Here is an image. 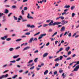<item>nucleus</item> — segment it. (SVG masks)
<instances>
[{"label":"nucleus","instance_id":"1","mask_svg":"<svg viewBox=\"0 0 79 79\" xmlns=\"http://www.w3.org/2000/svg\"><path fill=\"white\" fill-rule=\"evenodd\" d=\"M53 23V24H52ZM61 23L60 22H55L53 23V21L52 20L50 23L48 24L49 26H55V25H59Z\"/></svg>","mask_w":79,"mask_h":79},{"label":"nucleus","instance_id":"2","mask_svg":"<svg viewBox=\"0 0 79 79\" xmlns=\"http://www.w3.org/2000/svg\"><path fill=\"white\" fill-rule=\"evenodd\" d=\"M33 61V60H31L29 61L27 63V65L28 67H29L30 66H32L34 64V63H32L31 64V63H32Z\"/></svg>","mask_w":79,"mask_h":79},{"label":"nucleus","instance_id":"3","mask_svg":"<svg viewBox=\"0 0 79 79\" xmlns=\"http://www.w3.org/2000/svg\"><path fill=\"white\" fill-rule=\"evenodd\" d=\"M47 35V34L46 33L43 34H41L40 35V36L38 38L39 39H42L43 37H44V36H45Z\"/></svg>","mask_w":79,"mask_h":79},{"label":"nucleus","instance_id":"4","mask_svg":"<svg viewBox=\"0 0 79 79\" xmlns=\"http://www.w3.org/2000/svg\"><path fill=\"white\" fill-rule=\"evenodd\" d=\"M61 24L62 25H64L65 24H67L68 23V21H65L64 20H63L61 21Z\"/></svg>","mask_w":79,"mask_h":79},{"label":"nucleus","instance_id":"5","mask_svg":"<svg viewBox=\"0 0 79 79\" xmlns=\"http://www.w3.org/2000/svg\"><path fill=\"white\" fill-rule=\"evenodd\" d=\"M30 48L31 47H30L29 46L26 47L23 49V51H24V50H28V49H29V48Z\"/></svg>","mask_w":79,"mask_h":79},{"label":"nucleus","instance_id":"6","mask_svg":"<svg viewBox=\"0 0 79 79\" xmlns=\"http://www.w3.org/2000/svg\"><path fill=\"white\" fill-rule=\"evenodd\" d=\"M65 31V27H63L60 29V31L61 32H63V31Z\"/></svg>","mask_w":79,"mask_h":79},{"label":"nucleus","instance_id":"7","mask_svg":"<svg viewBox=\"0 0 79 79\" xmlns=\"http://www.w3.org/2000/svg\"><path fill=\"white\" fill-rule=\"evenodd\" d=\"M34 40V38H31L29 41V43H32Z\"/></svg>","mask_w":79,"mask_h":79},{"label":"nucleus","instance_id":"8","mask_svg":"<svg viewBox=\"0 0 79 79\" xmlns=\"http://www.w3.org/2000/svg\"><path fill=\"white\" fill-rule=\"evenodd\" d=\"M47 55H48V52L45 53L43 55V58H45V57H46L47 56Z\"/></svg>","mask_w":79,"mask_h":79},{"label":"nucleus","instance_id":"9","mask_svg":"<svg viewBox=\"0 0 79 79\" xmlns=\"http://www.w3.org/2000/svg\"><path fill=\"white\" fill-rule=\"evenodd\" d=\"M5 11L4 12V13L6 14H8V12H9V11L8 10V9H6L5 10Z\"/></svg>","mask_w":79,"mask_h":79},{"label":"nucleus","instance_id":"10","mask_svg":"<svg viewBox=\"0 0 79 79\" xmlns=\"http://www.w3.org/2000/svg\"><path fill=\"white\" fill-rule=\"evenodd\" d=\"M9 50L10 51V52H12V51L14 50V48H11L9 49Z\"/></svg>","mask_w":79,"mask_h":79},{"label":"nucleus","instance_id":"11","mask_svg":"<svg viewBox=\"0 0 79 79\" xmlns=\"http://www.w3.org/2000/svg\"><path fill=\"white\" fill-rule=\"evenodd\" d=\"M48 70H46L44 73V75H46V74H48Z\"/></svg>","mask_w":79,"mask_h":79},{"label":"nucleus","instance_id":"12","mask_svg":"<svg viewBox=\"0 0 79 79\" xmlns=\"http://www.w3.org/2000/svg\"><path fill=\"white\" fill-rule=\"evenodd\" d=\"M64 8H70V6L69 5H66L64 6Z\"/></svg>","mask_w":79,"mask_h":79},{"label":"nucleus","instance_id":"13","mask_svg":"<svg viewBox=\"0 0 79 79\" xmlns=\"http://www.w3.org/2000/svg\"><path fill=\"white\" fill-rule=\"evenodd\" d=\"M70 49V47H68L65 48V50L66 51H67V52H68V51Z\"/></svg>","mask_w":79,"mask_h":79},{"label":"nucleus","instance_id":"14","mask_svg":"<svg viewBox=\"0 0 79 79\" xmlns=\"http://www.w3.org/2000/svg\"><path fill=\"white\" fill-rule=\"evenodd\" d=\"M2 76H3V77L4 78H6L8 76V74H6L5 75H3Z\"/></svg>","mask_w":79,"mask_h":79},{"label":"nucleus","instance_id":"15","mask_svg":"<svg viewBox=\"0 0 79 79\" xmlns=\"http://www.w3.org/2000/svg\"><path fill=\"white\" fill-rule=\"evenodd\" d=\"M27 45V43H24L22 44H21V47H22L23 46V45Z\"/></svg>","mask_w":79,"mask_h":79},{"label":"nucleus","instance_id":"16","mask_svg":"<svg viewBox=\"0 0 79 79\" xmlns=\"http://www.w3.org/2000/svg\"><path fill=\"white\" fill-rule=\"evenodd\" d=\"M19 56V55H17V56H14L13 58L14 59H16V58H17Z\"/></svg>","mask_w":79,"mask_h":79},{"label":"nucleus","instance_id":"17","mask_svg":"<svg viewBox=\"0 0 79 79\" xmlns=\"http://www.w3.org/2000/svg\"><path fill=\"white\" fill-rule=\"evenodd\" d=\"M60 58H57L56 59L54 60V61H60Z\"/></svg>","mask_w":79,"mask_h":79},{"label":"nucleus","instance_id":"18","mask_svg":"<svg viewBox=\"0 0 79 79\" xmlns=\"http://www.w3.org/2000/svg\"><path fill=\"white\" fill-rule=\"evenodd\" d=\"M22 40V39H19L16 40L15 41L16 42H20V41H21Z\"/></svg>","mask_w":79,"mask_h":79},{"label":"nucleus","instance_id":"19","mask_svg":"<svg viewBox=\"0 0 79 79\" xmlns=\"http://www.w3.org/2000/svg\"><path fill=\"white\" fill-rule=\"evenodd\" d=\"M62 76L63 77V79H64V78H65V77H66V75H64V73H63L62 74Z\"/></svg>","mask_w":79,"mask_h":79},{"label":"nucleus","instance_id":"20","mask_svg":"<svg viewBox=\"0 0 79 79\" xmlns=\"http://www.w3.org/2000/svg\"><path fill=\"white\" fill-rule=\"evenodd\" d=\"M21 13L22 15H24V12L23 10H22L21 11Z\"/></svg>","mask_w":79,"mask_h":79},{"label":"nucleus","instance_id":"21","mask_svg":"<svg viewBox=\"0 0 79 79\" xmlns=\"http://www.w3.org/2000/svg\"><path fill=\"white\" fill-rule=\"evenodd\" d=\"M48 26V24H44L43 26V27H47V26Z\"/></svg>","mask_w":79,"mask_h":79},{"label":"nucleus","instance_id":"22","mask_svg":"<svg viewBox=\"0 0 79 79\" xmlns=\"http://www.w3.org/2000/svg\"><path fill=\"white\" fill-rule=\"evenodd\" d=\"M37 60H38V58H36L34 60V61L35 63H37Z\"/></svg>","mask_w":79,"mask_h":79},{"label":"nucleus","instance_id":"23","mask_svg":"<svg viewBox=\"0 0 79 79\" xmlns=\"http://www.w3.org/2000/svg\"><path fill=\"white\" fill-rule=\"evenodd\" d=\"M58 33V32H55L54 34L52 35V37H54V36H55V35H56V34H57Z\"/></svg>","mask_w":79,"mask_h":79},{"label":"nucleus","instance_id":"24","mask_svg":"<svg viewBox=\"0 0 79 79\" xmlns=\"http://www.w3.org/2000/svg\"><path fill=\"white\" fill-rule=\"evenodd\" d=\"M69 31H68H68L65 32V33L64 34V35H66V34H68L69 33Z\"/></svg>","mask_w":79,"mask_h":79},{"label":"nucleus","instance_id":"25","mask_svg":"<svg viewBox=\"0 0 79 79\" xmlns=\"http://www.w3.org/2000/svg\"><path fill=\"white\" fill-rule=\"evenodd\" d=\"M74 8H75V6H72L71 7V10H73V9H74Z\"/></svg>","mask_w":79,"mask_h":79},{"label":"nucleus","instance_id":"26","mask_svg":"<svg viewBox=\"0 0 79 79\" xmlns=\"http://www.w3.org/2000/svg\"><path fill=\"white\" fill-rule=\"evenodd\" d=\"M17 77V75H14L13 77H12V78L13 79H15V78H16V77Z\"/></svg>","mask_w":79,"mask_h":79},{"label":"nucleus","instance_id":"27","mask_svg":"<svg viewBox=\"0 0 79 79\" xmlns=\"http://www.w3.org/2000/svg\"><path fill=\"white\" fill-rule=\"evenodd\" d=\"M8 66L7 64H5L2 66V68H6V66Z\"/></svg>","mask_w":79,"mask_h":79},{"label":"nucleus","instance_id":"28","mask_svg":"<svg viewBox=\"0 0 79 79\" xmlns=\"http://www.w3.org/2000/svg\"><path fill=\"white\" fill-rule=\"evenodd\" d=\"M11 40V38H7L6 39V40L7 41H10V40Z\"/></svg>","mask_w":79,"mask_h":79},{"label":"nucleus","instance_id":"29","mask_svg":"<svg viewBox=\"0 0 79 79\" xmlns=\"http://www.w3.org/2000/svg\"><path fill=\"white\" fill-rule=\"evenodd\" d=\"M14 19L15 20H18V18L17 17H15V16H13Z\"/></svg>","mask_w":79,"mask_h":79},{"label":"nucleus","instance_id":"30","mask_svg":"<svg viewBox=\"0 0 79 79\" xmlns=\"http://www.w3.org/2000/svg\"><path fill=\"white\" fill-rule=\"evenodd\" d=\"M35 26L34 25H32L31 26V28H35Z\"/></svg>","mask_w":79,"mask_h":79},{"label":"nucleus","instance_id":"31","mask_svg":"<svg viewBox=\"0 0 79 79\" xmlns=\"http://www.w3.org/2000/svg\"><path fill=\"white\" fill-rule=\"evenodd\" d=\"M60 19L63 20V19H64V18L63 17L60 16Z\"/></svg>","mask_w":79,"mask_h":79},{"label":"nucleus","instance_id":"32","mask_svg":"<svg viewBox=\"0 0 79 79\" xmlns=\"http://www.w3.org/2000/svg\"><path fill=\"white\" fill-rule=\"evenodd\" d=\"M59 58L60 60H62L63 58V56H61Z\"/></svg>","mask_w":79,"mask_h":79},{"label":"nucleus","instance_id":"33","mask_svg":"<svg viewBox=\"0 0 79 79\" xmlns=\"http://www.w3.org/2000/svg\"><path fill=\"white\" fill-rule=\"evenodd\" d=\"M12 8L13 9L16 8V6L14 5L12 6Z\"/></svg>","mask_w":79,"mask_h":79},{"label":"nucleus","instance_id":"34","mask_svg":"<svg viewBox=\"0 0 79 79\" xmlns=\"http://www.w3.org/2000/svg\"><path fill=\"white\" fill-rule=\"evenodd\" d=\"M9 62H10V63H16V61L12 60V61H10Z\"/></svg>","mask_w":79,"mask_h":79},{"label":"nucleus","instance_id":"35","mask_svg":"<svg viewBox=\"0 0 79 79\" xmlns=\"http://www.w3.org/2000/svg\"><path fill=\"white\" fill-rule=\"evenodd\" d=\"M27 18L28 19H29L30 18V14H29V13H28V15L27 16Z\"/></svg>","mask_w":79,"mask_h":79},{"label":"nucleus","instance_id":"36","mask_svg":"<svg viewBox=\"0 0 79 79\" xmlns=\"http://www.w3.org/2000/svg\"><path fill=\"white\" fill-rule=\"evenodd\" d=\"M3 15H5L3 13H0V18L2 16H3Z\"/></svg>","mask_w":79,"mask_h":79},{"label":"nucleus","instance_id":"37","mask_svg":"<svg viewBox=\"0 0 79 79\" xmlns=\"http://www.w3.org/2000/svg\"><path fill=\"white\" fill-rule=\"evenodd\" d=\"M40 32H38V33H37L36 34H35L34 35V36H35L36 35H39V34H40Z\"/></svg>","mask_w":79,"mask_h":79},{"label":"nucleus","instance_id":"38","mask_svg":"<svg viewBox=\"0 0 79 79\" xmlns=\"http://www.w3.org/2000/svg\"><path fill=\"white\" fill-rule=\"evenodd\" d=\"M64 15H68V14L66 13V12H64L62 14V15L63 16Z\"/></svg>","mask_w":79,"mask_h":79},{"label":"nucleus","instance_id":"39","mask_svg":"<svg viewBox=\"0 0 79 79\" xmlns=\"http://www.w3.org/2000/svg\"><path fill=\"white\" fill-rule=\"evenodd\" d=\"M23 10L24 11L27 10V7H24Z\"/></svg>","mask_w":79,"mask_h":79},{"label":"nucleus","instance_id":"40","mask_svg":"<svg viewBox=\"0 0 79 79\" xmlns=\"http://www.w3.org/2000/svg\"><path fill=\"white\" fill-rule=\"evenodd\" d=\"M23 5H22L21 6L19 7V10H22L23 9Z\"/></svg>","mask_w":79,"mask_h":79},{"label":"nucleus","instance_id":"41","mask_svg":"<svg viewBox=\"0 0 79 79\" xmlns=\"http://www.w3.org/2000/svg\"><path fill=\"white\" fill-rule=\"evenodd\" d=\"M1 39L2 40H5V38H4V37H1Z\"/></svg>","mask_w":79,"mask_h":79},{"label":"nucleus","instance_id":"42","mask_svg":"<svg viewBox=\"0 0 79 79\" xmlns=\"http://www.w3.org/2000/svg\"><path fill=\"white\" fill-rule=\"evenodd\" d=\"M45 44H44V45H43L40 48V49H42V48H43L44 46H45Z\"/></svg>","mask_w":79,"mask_h":79},{"label":"nucleus","instance_id":"43","mask_svg":"<svg viewBox=\"0 0 79 79\" xmlns=\"http://www.w3.org/2000/svg\"><path fill=\"white\" fill-rule=\"evenodd\" d=\"M78 69H77L76 67L74 69V71H78Z\"/></svg>","mask_w":79,"mask_h":79},{"label":"nucleus","instance_id":"44","mask_svg":"<svg viewBox=\"0 0 79 79\" xmlns=\"http://www.w3.org/2000/svg\"><path fill=\"white\" fill-rule=\"evenodd\" d=\"M74 76V74L73 73H70L69 75V76Z\"/></svg>","mask_w":79,"mask_h":79},{"label":"nucleus","instance_id":"45","mask_svg":"<svg viewBox=\"0 0 79 79\" xmlns=\"http://www.w3.org/2000/svg\"><path fill=\"white\" fill-rule=\"evenodd\" d=\"M21 60V59L20 58H18V59H17L16 60V61H19V60Z\"/></svg>","mask_w":79,"mask_h":79},{"label":"nucleus","instance_id":"46","mask_svg":"<svg viewBox=\"0 0 79 79\" xmlns=\"http://www.w3.org/2000/svg\"><path fill=\"white\" fill-rule=\"evenodd\" d=\"M25 35H30V32H27L26 33Z\"/></svg>","mask_w":79,"mask_h":79},{"label":"nucleus","instance_id":"47","mask_svg":"<svg viewBox=\"0 0 79 79\" xmlns=\"http://www.w3.org/2000/svg\"><path fill=\"white\" fill-rule=\"evenodd\" d=\"M29 73V71H27L26 72H25L24 73H23V74H27Z\"/></svg>","mask_w":79,"mask_h":79},{"label":"nucleus","instance_id":"48","mask_svg":"<svg viewBox=\"0 0 79 79\" xmlns=\"http://www.w3.org/2000/svg\"><path fill=\"white\" fill-rule=\"evenodd\" d=\"M57 71H55L54 72V75H56V74H57Z\"/></svg>","mask_w":79,"mask_h":79},{"label":"nucleus","instance_id":"49","mask_svg":"<svg viewBox=\"0 0 79 79\" xmlns=\"http://www.w3.org/2000/svg\"><path fill=\"white\" fill-rule=\"evenodd\" d=\"M71 58L69 57L66 59V60H71Z\"/></svg>","mask_w":79,"mask_h":79},{"label":"nucleus","instance_id":"50","mask_svg":"<svg viewBox=\"0 0 79 79\" xmlns=\"http://www.w3.org/2000/svg\"><path fill=\"white\" fill-rule=\"evenodd\" d=\"M75 15V14L74 13H73L72 14V17H74V16Z\"/></svg>","mask_w":79,"mask_h":79},{"label":"nucleus","instance_id":"51","mask_svg":"<svg viewBox=\"0 0 79 79\" xmlns=\"http://www.w3.org/2000/svg\"><path fill=\"white\" fill-rule=\"evenodd\" d=\"M39 52V50H37L36 51H35V52H34V53H38Z\"/></svg>","mask_w":79,"mask_h":79},{"label":"nucleus","instance_id":"52","mask_svg":"<svg viewBox=\"0 0 79 79\" xmlns=\"http://www.w3.org/2000/svg\"><path fill=\"white\" fill-rule=\"evenodd\" d=\"M34 69V66H33L32 67H31L30 68V69L32 70Z\"/></svg>","mask_w":79,"mask_h":79},{"label":"nucleus","instance_id":"53","mask_svg":"<svg viewBox=\"0 0 79 79\" xmlns=\"http://www.w3.org/2000/svg\"><path fill=\"white\" fill-rule=\"evenodd\" d=\"M53 58V57L52 56H49V60H50V59H52V58Z\"/></svg>","mask_w":79,"mask_h":79},{"label":"nucleus","instance_id":"54","mask_svg":"<svg viewBox=\"0 0 79 79\" xmlns=\"http://www.w3.org/2000/svg\"><path fill=\"white\" fill-rule=\"evenodd\" d=\"M9 71V70H6L5 71H4L3 72V73H6L7 72H8V71Z\"/></svg>","mask_w":79,"mask_h":79},{"label":"nucleus","instance_id":"55","mask_svg":"<svg viewBox=\"0 0 79 79\" xmlns=\"http://www.w3.org/2000/svg\"><path fill=\"white\" fill-rule=\"evenodd\" d=\"M10 5H5V7H6V8H8V7H10Z\"/></svg>","mask_w":79,"mask_h":79},{"label":"nucleus","instance_id":"56","mask_svg":"<svg viewBox=\"0 0 79 79\" xmlns=\"http://www.w3.org/2000/svg\"><path fill=\"white\" fill-rule=\"evenodd\" d=\"M59 65V64L58 63H56V64H55V66L56 67L57 66H58Z\"/></svg>","mask_w":79,"mask_h":79},{"label":"nucleus","instance_id":"57","mask_svg":"<svg viewBox=\"0 0 79 79\" xmlns=\"http://www.w3.org/2000/svg\"><path fill=\"white\" fill-rule=\"evenodd\" d=\"M50 45V42H48L47 44H46V46H48Z\"/></svg>","mask_w":79,"mask_h":79},{"label":"nucleus","instance_id":"58","mask_svg":"<svg viewBox=\"0 0 79 79\" xmlns=\"http://www.w3.org/2000/svg\"><path fill=\"white\" fill-rule=\"evenodd\" d=\"M31 25L30 24H27V27H31Z\"/></svg>","mask_w":79,"mask_h":79},{"label":"nucleus","instance_id":"59","mask_svg":"<svg viewBox=\"0 0 79 79\" xmlns=\"http://www.w3.org/2000/svg\"><path fill=\"white\" fill-rule=\"evenodd\" d=\"M69 37H71V33H69L68 35Z\"/></svg>","mask_w":79,"mask_h":79},{"label":"nucleus","instance_id":"60","mask_svg":"<svg viewBox=\"0 0 79 79\" xmlns=\"http://www.w3.org/2000/svg\"><path fill=\"white\" fill-rule=\"evenodd\" d=\"M71 54V52L69 51L68 52V55H70V54Z\"/></svg>","mask_w":79,"mask_h":79},{"label":"nucleus","instance_id":"61","mask_svg":"<svg viewBox=\"0 0 79 79\" xmlns=\"http://www.w3.org/2000/svg\"><path fill=\"white\" fill-rule=\"evenodd\" d=\"M4 39H7V38H8V36H7V35H5V36H4Z\"/></svg>","mask_w":79,"mask_h":79},{"label":"nucleus","instance_id":"62","mask_svg":"<svg viewBox=\"0 0 79 79\" xmlns=\"http://www.w3.org/2000/svg\"><path fill=\"white\" fill-rule=\"evenodd\" d=\"M68 9H66L64 10V12H66V11H68Z\"/></svg>","mask_w":79,"mask_h":79},{"label":"nucleus","instance_id":"63","mask_svg":"<svg viewBox=\"0 0 79 79\" xmlns=\"http://www.w3.org/2000/svg\"><path fill=\"white\" fill-rule=\"evenodd\" d=\"M22 38H24V37H26V35H23L21 36Z\"/></svg>","mask_w":79,"mask_h":79},{"label":"nucleus","instance_id":"64","mask_svg":"<svg viewBox=\"0 0 79 79\" xmlns=\"http://www.w3.org/2000/svg\"><path fill=\"white\" fill-rule=\"evenodd\" d=\"M76 68H77L78 69H79V65L77 66Z\"/></svg>","mask_w":79,"mask_h":79}]
</instances>
